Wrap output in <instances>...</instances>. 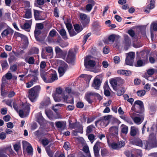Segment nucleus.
<instances>
[{
	"instance_id": "obj_1",
	"label": "nucleus",
	"mask_w": 157,
	"mask_h": 157,
	"mask_svg": "<svg viewBox=\"0 0 157 157\" xmlns=\"http://www.w3.org/2000/svg\"><path fill=\"white\" fill-rule=\"evenodd\" d=\"M40 76L44 82L46 83H52L58 79L56 71L54 70H50L46 73H40Z\"/></svg>"
},
{
	"instance_id": "obj_2",
	"label": "nucleus",
	"mask_w": 157,
	"mask_h": 157,
	"mask_svg": "<svg viewBox=\"0 0 157 157\" xmlns=\"http://www.w3.org/2000/svg\"><path fill=\"white\" fill-rule=\"evenodd\" d=\"M40 89V86H36L29 89L28 91V97L31 101H34L37 97Z\"/></svg>"
},
{
	"instance_id": "obj_3",
	"label": "nucleus",
	"mask_w": 157,
	"mask_h": 157,
	"mask_svg": "<svg viewBox=\"0 0 157 157\" xmlns=\"http://www.w3.org/2000/svg\"><path fill=\"white\" fill-rule=\"evenodd\" d=\"M131 109L136 113H143L144 111V106L143 101L139 100L135 101Z\"/></svg>"
},
{
	"instance_id": "obj_4",
	"label": "nucleus",
	"mask_w": 157,
	"mask_h": 157,
	"mask_svg": "<svg viewBox=\"0 0 157 157\" xmlns=\"http://www.w3.org/2000/svg\"><path fill=\"white\" fill-rule=\"evenodd\" d=\"M30 104L27 102L22 103V109L19 110L18 111L19 115L21 117L23 118L25 115V117H26L29 115L30 110Z\"/></svg>"
},
{
	"instance_id": "obj_5",
	"label": "nucleus",
	"mask_w": 157,
	"mask_h": 157,
	"mask_svg": "<svg viewBox=\"0 0 157 157\" xmlns=\"http://www.w3.org/2000/svg\"><path fill=\"white\" fill-rule=\"evenodd\" d=\"M103 78L101 75L96 76L94 79L92 86L94 89L98 90L101 85Z\"/></svg>"
},
{
	"instance_id": "obj_6",
	"label": "nucleus",
	"mask_w": 157,
	"mask_h": 157,
	"mask_svg": "<svg viewBox=\"0 0 157 157\" xmlns=\"http://www.w3.org/2000/svg\"><path fill=\"white\" fill-rule=\"evenodd\" d=\"M135 56V54L134 52H130L127 53V56L125 60V63L126 65L133 66V63Z\"/></svg>"
},
{
	"instance_id": "obj_7",
	"label": "nucleus",
	"mask_w": 157,
	"mask_h": 157,
	"mask_svg": "<svg viewBox=\"0 0 157 157\" xmlns=\"http://www.w3.org/2000/svg\"><path fill=\"white\" fill-rule=\"evenodd\" d=\"M75 55L73 49H70L66 58V61L68 63H71L74 62Z\"/></svg>"
},
{
	"instance_id": "obj_8",
	"label": "nucleus",
	"mask_w": 157,
	"mask_h": 157,
	"mask_svg": "<svg viewBox=\"0 0 157 157\" xmlns=\"http://www.w3.org/2000/svg\"><path fill=\"white\" fill-rule=\"evenodd\" d=\"M141 56L144 58L143 59H139L137 60V62L134 64L136 67H141L144 65V63L148 60V56L147 54L144 53L141 54Z\"/></svg>"
},
{
	"instance_id": "obj_9",
	"label": "nucleus",
	"mask_w": 157,
	"mask_h": 157,
	"mask_svg": "<svg viewBox=\"0 0 157 157\" xmlns=\"http://www.w3.org/2000/svg\"><path fill=\"white\" fill-rule=\"evenodd\" d=\"M80 21L84 27H86L90 22V19L87 15L84 13H81L79 16Z\"/></svg>"
},
{
	"instance_id": "obj_10",
	"label": "nucleus",
	"mask_w": 157,
	"mask_h": 157,
	"mask_svg": "<svg viewBox=\"0 0 157 157\" xmlns=\"http://www.w3.org/2000/svg\"><path fill=\"white\" fill-rule=\"evenodd\" d=\"M55 52L56 55L59 58H65L67 54V52L65 51H63L59 47L55 48Z\"/></svg>"
},
{
	"instance_id": "obj_11",
	"label": "nucleus",
	"mask_w": 157,
	"mask_h": 157,
	"mask_svg": "<svg viewBox=\"0 0 157 157\" xmlns=\"http://www.w3.org/2000/svg\"><path fill=\"white\" fill-rule=\"evenodd\" d=\"M118 126H113L110 127L109 131L110 135L114 137L117 136L118 135Z\"/></svg>"
},
{
	"instance_id": "obj_12",
	"label": "nucleus",
	"mask_w": 157,
	"mask_h": 157,
	"mask_svg": "<svg viewBox=\"0 0 157 157\" xmlns=\"http://www.w3.org/2000/svg\"><path fill=\"white\" fill-rule=\"evenodd\" d=\"M68 65L66 63L64 64L62 66L59 67L58 68V71L59 76H62L67 70L68 68Z\"/></svg>"
},
{
	"instance_id": "obj_13",
	"label": "nucleus",
	"mask_w": 157,
	"mask_h": 157,
	"mask_svg": "<svg viewBox=\"0 0 157 157\" xmlns=\"http://www.w3.org/2000/svg\"><path fill=\"white\" fill-rule=\"evenodd\" d=\"M100 142L98 141L94 146L93 149L95 157H100L99 154V149L98 147L100 146Z\"/></svg>"
},
{
	"instance_id": "obj_14",
	"label": "nucleus",
	"mask_w": 157,
	"mask_h": 157,
	"mask_svg": "<svg viewBox=\"0 0 157 157\" xmlns=\"http://www.w3.org/2000/svg\"><path fill=\"white\" fill-rule=\"evenodd\" d=\"M35 20L36 21L43 20H44V18L42 17L40 13L42 12L41 11L33 10Z\"/></svg>"
},
{
	"instance_id": "obj_15",
	"label": "nucleus",
	"mask_w": 157,
	"mask_h": 157,
	"mask_svg": "<svg viewBox=\"0 0 157 157\" xmlns=\"http://www.w3.org/2000/svg\"><path fill=\"white\" fill-rule=\"evenodd\" d=\"M13 30L10 28H7L2 32L1 36L2 37H5L9 34L12 36L13 34Z\"/></svg>"
},
{
	"instance_id": "obj_16",
	"label": "nucleus",
	"mask_w": 157,
	"mask_h": 157,
	"mask_svg": "<svg viewBox=\"0 0 157 157\" xmlns=\"http://www.w3.org/2000/svg\"><path fill=\"white\" fill-rule=\"evenodd\" d=\"M94 96V92H87L85 95V99L89 104H91L93 102L91 98H92V96Z\"/></svg>"
},
{
	"instance_id": "obj_17",
	"label": "nucleus",
	"mask_w": 157,
	"mask_h": 157,
	"mask_svg": "<svg viewBox=\"0 0 157 157\" xmlns=\"http://www.w3.org/2000/svg\"><path fill=\"white\" fill-rule=\"evenodd\" d=\"M95 61L93 60H86L85 59L84 61V65L86 68H87L88 66L91 67H94L95 65Z\"/></svg>"
},
{
	"instance_id": "obj_18",
	"label": "nucleus",
	"mask_w": 157,
	"mask_h": 157,
	"mask_svg": "<svg viewBox=\"0 0 157 157\" xmlns=\"http://www.w3.org/2000/svg\"><path fill=\"white\" fill-rule=\"evenodd\" d=\"M55 124L57 128H61L62 130H64L66 128V124L62 121H58L55 122Z\"/></svg>"
},
{
	"instance_id": "obj_19",
	"label": "nucleus",
	"mask_w": 157,
	"mask_h": 157,
	"mask_svg": "<svg viewBox=\"0 0 157 157\" xmlns=\"http://www.w3.org/2000/svg\"><path fill=\"white\" fill-rule=\"evenodd\" d=\"M130 135L132 136L138 135L139 130L138 128L135 126H131L130 128Z\"/></svg>"
},
{
	"instance_id": "obj_20",
	"label": "nucleus",
	"mask_w": 157,
	"mask_h": 157,
	"mask_svg": "<svg viewBox=\"0 0 157 157\" xmlns=\"http://www.w3.org/2000/svg\"><path fill=\"white\" fill-rule=\"evenodd\" d=\"M133 119L135 123L139 124H141L144 121V116L143 115H141L140 117H136L133 118Z\"/></svg>"
},
{
	"instance_id": "obj_21",
	"label": "nucleus",
	"mask_w": 157,
	"mask_h": 157,
	"mask_svg": "<svg viewBox=\"0 0 157 157\" xmlns=\"http://www.w3.org/2000/svg\"><path fill=\"white\" fill-rule=\"evenodd\" d=\"M58 31L63 39L66 40L68 39L66 32L63 28Z\"/></svg>"
},
{
	"instance_id": "obj_22",
	"label": "nucleus",
	"mask_w": 157,
	"mask_h": 157,
	"mask_svg": "<svg viewBox=\"0 0 157 157\" xmlns=\"http://www.w3.org/2000/svg\"><path fill=\"white\" fill-rule=\"evenodd\" d=\"M1 66L2 70L3 71L7 69L9 67V64L6 60H4L2 61L1 62Z\"/></svg>"
},
{
	"instance_id": "obj_23",
	"label": "nucleus",
	"mask_w": 157,
	"mask_h": 157,
	"mask_svg": "<svg viewBox=\"0 0 157 157\" xmlns=\"http://www.w3.org/2000/svg\"><path fill=\"white\" fill-rule=\"evenodd\" d=\"M27 22L25 23L23 26L21 27L22 28L25 29H27L30 28L32 23V20L29 21H27Z\"/></svg>"
},
{
	"instance_id": "obj_24",
	"label": "nucleus",
	"mask_w": 157,
	"mask_h": 157,
	"mask_svg": "<svg viewBox=\"0 0 157 157\" xmlns=\"http://www.w3.org/2000/svg\"><path fill=\"white\" fill-rule=\"evenodd\" d=\"M51 103L50 99L49 97L46 98L44 101L40 103V105L42 107L47 106Z\"/></svg>"
},
{
	"instance_id": "obj_25",
	"label": "nucleus",
	"mask_w": 157,
	"mask_h": 157,
	"mask_svg": "<svg viewBox=\"0 0 157 157\" xmlns=\"http://www.w3.org/2000/svg\"><path fill=\"white\" fill-rule=\"evenodd\" d=\"M57 42L59 45L62 48L66 47L68 45L67 42L64 41L62 39H60L57 40Z\"/></svg>"
},
{
	"instance_id": "obj_26",
	"label": "nucleus",
	"mask_w": 157,
	"mask_h": 157,
	"mask_svg": "<svg viewBox=\"0 0 157 157\" xmlns=\"http://www.w3.org/2000/svg\"><path fill=\"white\" fill-rule=\"evenodd\" d=\"M14 36H16L17 37H19L24 41L28 40V38L26 36L17 32H15Z\"/></svg>"
},
{
	"instance_id": "obj_27",
	"label": "nucleus",
	"mask_w": 157,
	"mask_h": 157,
	"mask_svg": "<svg viewBox=\"0 0 157 157\" xmlns=\"http://www.w3.org/2000/svg\"><path fill=\"white\" fill-rule=\"evenodd\" d=\"M74 27L77 33H79L83 29L82 27V26H80L78 24H76L74 25Z\"/></svg>"
},
{
	"instance_id": "obj_28",
	"label": "nucleus",
	"mask_w": 157,
	"mask_h": 157,
	"mask_svg": "<svg viewBox=\"0 0 157 157\" xmlns=\"http://www.w3.org/2000/svg\"><path fill=\"white\" fill-rule=\"evenodd\" d=\"M151 148L157 147V140L155 138L150 140Z\"/></svg>"
},
{
	"instance_id": "obj_29",
	"label": "nucleus",
	"mask_w": 157,
	"mask_h": 157,
	"mask_svg": "<svg viewBox=\"0 0 157 157\" xmlns=\"http://www.w3.org/2000/svg\"><path fill=\"white\" fill-rule=\"evenodd\" d=\"M45 50L46 52L50 54V56L49 58H52L53 56V51L52 47L50 46L47 47L45 48Z\"/></svg>"
},
{
	"instance_id": "obj_30",
	"label": "nucleus",
	"mask_w": 157,
	"mask_h": 157,
	"mask_svg": "<svg viewBox=\"0 0 157 157\" xmlns=\"http://www.w3.org/2000/svg\"><path fill=\"white\" fill-rule=\"evenodd\" d=\"M133 142L137 146L142 147L143 146V143L141 139L139 138H137L133 140Z\"/></svg>"
},
{
	"instance_id": "obj_31",
	"label": "nucleus",
	"mask_w": 157,
	"mask_h": 157,
	"mask_svg": "<svg viewBox=\"0 0 157 157\" xmlns=\"http://www.w3.org/2000/svg\"><path fill=\"white\" fill-rule=\"evenodd\" d=\"M13 147L14 150L18 154L19 151L21 150V146L20 143H16L13 145Z\"/></svg>"
},
{
	"instance_id": "obj_32",
	"label": "nucleus",
	"mask_w": 157,
	"mask_h": 157,
	"mask_svg": "<svg viewBox=\"0 0 157 157\" xmlns=\"http://www.w3.org/2000/svg\"><path fill=\"white\" fill-rule=\"evenodd\" d=\"M25 61L29 64H34L35 60L33 57H29V58H26L25 59Z\"/></svg>"
},
{
	"instance_id": "obj_33",
	"label": "nucleus",
	"mask_w": 157,
	"mask_h": 157,
	"mask_svg": "<svg viewBox=\"0 0 157 157\" xmlns=\"http://www.w3.org/2000/svg\"><path fill=\"white\" fill-rule=\"evenodd\" d=\"M32 13L31 9H28L25 11V17L26 18H30L32 17Z\"/></svg>"
},
{
	"instance_id": "obj_34",
	"label": "nucleus",
	"mask_w": 157,
	"mask_h": 157,
	"mask_svg": "<svg viewBox=\"0 0 157 157\" xmlns=\"http://www.w3.org/2000/svg\"><path fill=\"white\" fill-rule=\"evenodd\" d=\"M151 30L154 31H157V21L155 22H152L150 25Z\"/></svg>"
},
{
	"instance_id": "obj_35",
	"label": "nucleus",
	"mask_w": 157,
	"mask_h": 157,
	"mask_svg": "<svg viewBox=\"0 0 157 157\" xmlns=\"http://www.w3.org/2000/svg\"><path fill=\"white\" fill-rule=\"evenodd\" d=\"M69 98V97L67 95H64L63 96L62 98L63 100V102L66 103H71L72 104L73 103V99H72V101H70L68 100V99Z\"/></svg>"
},
{
	"instance_id": "obj_36",
	"label": "nucleus",
	"mask_w": 157,
	"mask_h": 157,
	"mask_svg": "<svg viewBox=\"0 0 157 157\" xmlns=\"http://www.w3.org/2000/svg\"><path fill=\"white\" fill-rule=\"evenodd\" d=\"M155 1L151 0L150 1V4L147 5V8L148 9L152 10L155 7Z\"/></svg>"
},
{
	"instance_id": "obj_37",
	"label": "nucleus",
	"mask_w": 157,
	"mask_h": 157,
	"mask_svg": "<svg viewBox=\"0 0 157 157\" xmlns=\"http://www.w3.org/2000/svg\"><path fill=\"white\" fill-rule=\"evenodd\" d=\"M122 126H123V127L121 128V134H124L125 135H126L128 132V127L124 125H122Z\"/></svg>"
},
{
	"instance_id": "obj_38",
	"label": "nucleus",
	"mask_w": 157,
	"mask_h": 157,
	"mask_svg": "<svg viewBox=\"0 0 157 157\" xmlns=\"http://www.w3.org/2000/svg\"><path fill=\"white\" fill-rule=\"evenodd\" d=\"M151 143L150 140H149L148 141L147 140L144 141V145L146 149H149L151 148Z\"/></svg>"
},
{
	"instance_id": "obj_39",
	"label": "nucleus",
	"mask_w": 157,
	"mask_h": 157,
	"mask_svg": "<svg viewBox=\"0 0 157 157\" xmlns=\"http://www.w3.org/2000/svg\"><path fill=\"white\" fill-rule=\"evenodd\" d=\"M45 112L47 116L50 120H52L54 119V116L52 112L46 110H45Z\"/></svg>"
},
{
	"instance_id": "obj_40",
	"label": "nucleus",
	"mask_w": 157,
	"mask_h": 157,
	"mask_svg": "<svg viewBox=\"0 0 157 157\" xmlns=\"http://www.w3.org/2000/svg\"><path fill=\"white\" fill-rule=\"evenodd\" d=\"M45 150L48 155L50 157H53V152L51 151L49 147H47L45 148Z\"/></svg>"
},
{
	"instance_id": "obj_41",
	"label": "nucleus",
	"mask_w": 157,
	"mask_h": 157,
	"mask_svg": "<svg viewBox=\"0 0 157 157\" xmlns=\"http://www.w3.org/2000/svg\"><path fill=\"white\" fill-rule=\"evenodd\" d=\"M50 54L47 52L45 53L42 52L41 53V57L42 58L45 59H50L52 58H48L50 56Z\"/></svg>"
},
{
	"instance_id": "obj_42",
	"label": "nucleus",
	"mask_w": 157,
	"mask_h": 157,
	"mask_svg": "<svg viewBox=\"0 0 157 157\" xmlns=\"http://www.w3.org/2000/svg\"><path fill=\"white\" fill-rule=\"evenodd\" d=\"M101 153L102 157L108 155L109 154L108 150L106 148H103L101 150Z\"/></svg>"
},
{
	"instance_id": "obj_43",
	"label": "nucleus",
	"mask_w": 157,
	"mask_h": 157,
	"mask_svg": "<svg viewBox=\"0 0 157 157\" xmlns=\"http://www.w3.org/2000/svg\"><path fill=\"white\" fill-rule=\"evenodd\" d=\"M44 3V0H35L34 5L35 6L38 7V5L41 6L43 5Z\"/></svg>"
},
{
	"instance_id": "obj_44",
	"label": "nucleus",
	"mask_w": 157,
	"mask_h": 157,
	"mask_svg": "<svg viewBox=\"0 0 157 157\" xmlns=\"http://www.w3.org/2000/svg\"><path fill=\"white\" fill-rule=\"evenodd\" d=\"M52 96L54 101L56 102H59L61 101V98L59 96V95L57 94H53Z\"/></svg>"
},
{
	"instance_id": "obj_45",
	"label": "nucleus",
	"mask_w": 157,
	"mask_h": 157,
	"mask_svg": "<svg viewBox=\"0 0 157 157\" xmlns=\"http://www.w3.org/2000/svg\"><path fill=\"white\" fill-rule=\"evenodd\" d=\"M125 90L124 87H122L120 90H118L117 93V94L118 96H121L124 93Z\"/></svg>"
},
{
	"instance_id": "obj_46",
	"label": "nucleus",
	"mask_w": 157,
	"mask_h": 157,
	"mask_svg": "<svg viewBox=\"0 0 157 157\" xmlns=\"http://www.w3.org/2000/svg\"><path fill=\"white\" fill-rule=\"evenodd\" d=\"M95 127L93 124H91L87 127L86 130V132L87 133H90L92 131L93 128Z\"/></svg>"
},
{
	"instance_id": "obj_47",
	"label": "nucleus",
	"mask_w": 157,
	"mask_h": 157,
	"mask_svg": "<svg viewBox=\"0 0 157 157\" xmlns=\"http://www.w3.org/2000/svg\"><path fill=\"white\" fill-rule=\"evenodd\" d=\"M118 85L119 86L124 82V80L120 77H117L116 78Z\"/></svg>"
},
{
	"instance_id": "obj_48",
	"label": "nucleus",
	"mask_w": 157,
	"mask_h": 157,
	"mask_svg": "<svg viewBox=\"0 0 157 157\" xmlns=\"http://www.w3.org/2000/svg\"><path fill=\"white\" fill-rule=\"evenodd\" d=\"M136 93L138 96L142 97L145 94L146 91L144 90H142L138 91Z\"/></svg>"
},
{
	"instance_id": "obj_49",
	"label": "nucleus",
	"mask_w": 157,
	"mask_h": 157,
	"mask_svg": "<svg viewBox=\"0 0 157 157\" xmlns=\"http://www.w3.org/2000/svg\"><path fill=\"white\" fill-rule=\"evenodd\" d=\"M39 51L38 48L36 47L33 48L30 50L31 54H37L39 53Z\"/></svg>"
},
{
	"instance_id": "obj_50",
	"label": "nucleus",
	"mask_w": 157,
	"mask_h": 157,
	"mask_svg": "<svg viewBox=\"0 0 157 157\" xmlns=\"http://www.w3.org/2000/svg\"><path fill=\"white\" fill-rule=\"evenodd\" d=\"M76 128H77V130L78 132L81 134L83 133V126L82 125L79 124V123H78V125Z\"/></svg>"
},
{
	"instance_id": "obj_51",
	"label": "nucleus",
	"mask_w": 157,
	"mask_h": 157,
	"mask_svg": "<svg viewBox=\"0 0 157 157\" xmlns=\"http://www.w3.org/2000/svg\"><path fill=\"white\" fill-rule=\"evenodd\" d=\"M147 72L148 75L151 76L155 73V71L153 68H150L147 71Z\"/></svg>"
},
{
	"instance_id": "obj_52",
	"label": "nucleus",
	"mask_w": 157,
	"mask_h": 157,
	"mask_svg": "<svg viewBox=\"0 0 157 157\" xmlns=\"http://www.w3.org/2000/svg\"><path fill=\"white\" fill-rule=\"evenodd\" d=\"M116 35L114 34L110 35L108 37V40L109 41L113 42L115 40Z\"/></svg>"
},
{
	"instance_id": "obj_53",
	"label": "nucleus",
	"mask_w": 157,
	"mask_h": 157,
	"mask_svg": "<svg viewBox=\"0 0 157 157\" xmlns=\"http://www.w3.org/2000/svg\"><path fill=\"white\" fill-rule=\"evenodd\" d=\"M64 105L62 104H58L55 105V106H53L52 107V109L55 112H57L58 110V109L55 108V107L57 106H59L60 107H62Z\"/></svg>"
},
{
	"instance_id": "obj_54",
	"label": "nucleus",
	"mask_w": 157,
	"mask_h": 157,
	"mask_svg": "<svg viewBox=\"0 0 157 157\" xmlns=\"http://www.w3.org/2000/svg\"><path fill=\"white\" fill-rule=\"evenodd\" d=\"M54 15L55 17H59V10L58 8L56 7L53 11Z\"/></svg>"
},
{
	"instance_id": "obj_55",
	"label": "nucleus",
	"mask_w": 157,
	"mask_h": 157,
	"mask_svg": "<svg viewBox=\"0 0 157 157\" xmlns=\"http://www.w3.org/2000/svg\"><path fill=\"white\" fill-rule=\"evenodd\" d=\"M63 147V148L67 150H70V143L68 142H65Z\"/></svg>"
},
{
	"instance_id": "obj_56",
	"label": "nucleus",
	"mask_w": 157,
	"mask_h": 157,
	"mask_svg": "<svg viewBox=\"0 0 157 157\" xmlns=\"http://www.w3.org/2000/svg\"><path fill=\"white\" fill-rule=\"evenodd\" d=\"M110 83L112 86L118 85L116 78L111 79L110 81Z\"/></svg>"
},
{
	"instance_id": "obj_57",
	"label": "nucleus",
	"mask_w": 157,
	"mask_h": 157,
	"mask_svg": "<svg viewBox=\"0 0 157 157\" xmlns=\"http://www.w3.org/2000/svg\"><path fill=\"white\" fill-rule=\"evenodd\" d=\"M117 144L119 150L122 147H124L125 145L124 141L123 140L119 142Z\"/></svg>"
},
{
	"instance_id": "obj_58",
	"label": "nucleus",
	"mask_w": 157,
	"mask_h": 157,
	"mask_svg": "<svg viewBox=\"0 0 157 157\" xmlns=\"http://www.w3.org/2000/svg\"><path fill=\"white\" fill-rule=\"evenodd\" d=\"M90 35V33H88L87 35H85L83 38V41H82V43L84 45V44L86 43V42L88 38Z\"/></svg>"
},
{
	"instance_id": "obj_59",
	"label": "nucleus",
	"mask_w": 157,
	"mask_h": 157,
	"mask_svg": "<svg viewBox=\"0 0 157 157\" xmlns=\"http://www.w3.org/2000/svg\"><path fill=\"white\" fill-rule=\"evenodd\" d=\"M49 143V140L46 139H43L41 140V144L44 146L47 145Z\"/></svg>"
},
{
	"instance_id": "obj_60",
	"label": "nucleus",
	"mask_w": 157,
	"mask_h": 157,
	"mask_svg": "<svg viewBox=\"0 0 157 157\" xmlns=\"http://www.w3.org/2000/svg\"><path fill=\"white\" fill-rule=\"evenodd\" d=\"M17 69V66L16 64L11 66L10 68V70L13 72H15Z\"/></svg>"
},
{
	"instance_id": "obj_61",
	"label": "nucleus",
	"mask_w": 157,
	"mask_h": 157,
	"mask_svg": "<svg viewBox=\"0 0 157 157\" xmlns=\"http://www.w3.org/2000/svg\"><path fill=\"white\" fill-rule=\"evenodd\" d=\"M44 28V25L42 23H36V28L37 29L40 30Z\"/></svg>"
},
{
	"instance_id": "obj_62",
	"label": "nucleus",
	"mask_w": 157,
	"mask_h": 157,
	"mask_svg": "<svg viewBox=\"0 0 157 157\" xmlns=\"http://www.w3.org/2000/svg\"><path fill=\"white\" fill-rule=\"evenodd\" d=\"M135 153L137 157H141L142 156V154L141 150L137 149L136 150Z\"/></svg>"
},
{
	"instance_id": "obj_63",
	"label": "nucleus",
	"mask_w": 157,
	"mask_h": 157,
	"mask_svg": "<svg viewBox=\"0 0 157 157\" xmlns=\"http://www.w3.org/2000/svg\"><path fill=\"white\" fill-rule=\"evenodd\" d=\"M94 5L91 4H87L86 7V9L87 11L90 12L92 10Z\"/></svg>"
},
{
	"instance_id": "obj_64",
	"label": "nucleus",
	"mask_w": 157,
	"mask_h": 157,
	"mask_svg": "<svg viewBox=\"0 0 157 157\" xmlns=\"http://www.w3.org/2000/svg\"><path fill=\"white\" fill-rule=\"evenodd\" d=\"M56 31L54 29H53L50 32L49 36L52 37H54L56 35Z\"/></svg>"
}]
</instances>
